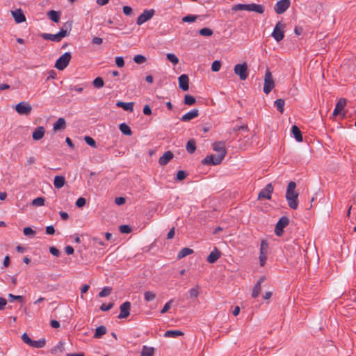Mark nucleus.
<instances>
[{
    "label": "nucleus",
    "mask_w": 356,
    "mask_h": 356,
    "mask_svg": "<svg viewBox=\"0 0 356 356\" xmlns=\"http://www.w3.org/2000/svg\"><path fill=\"white\" fill-rule=\"evenodd\" d=\"M285 27V24H283L281 22H277L274 27L271 35L277 42L284 39Z\"/></svg>",
    "instance_id": "7ed1b4c3"
},
{
    "label": "nucleus",
    "mask_w": 356,
    "mask_h": 356,
    "mask_svg": "<svg viewBox=\"0 0 356 356\" xmlns=\"http://www.w3.org/2000/svg\"><path fill=\"white\" fill-rule=\"evenodd\" d=\"M134 102H118L116 106L122 108L124 111L132 112L134 111Z\"/></svg>",
    "instance_id": "bb28decb"
},
{
    "label": "nucleus",
    "mask_w": 356,
    "mask_h": 356,
    "mask_svg": "<svg viewBox=\"0 0 356 356\" xmlns=\"http://www.w3.org/2000/svg\"><path fill=\"white\" fill-rule=\"evenodd\" d=\"M223 159H224L222 158V156H219L218 154L217 155L211 154V155L207 156L202 160V162L204 165H216L220 164Z\"/></svg>",
    "instance_id": "9d476101"
},
{
    "label": "nucleus",
    "mask_w": 356,
    "mask_h": 356,
    "mask_svg": "<svg viewBox=\"0 0 356 356\" xmlns=\"http://www.w3.org/2000/svg\"><path fill=\"white\" fill-rule=\"evenodd\" d=\"M126 200L123 197H118L115 198V203L117 205H122L125 203Z\"/></svg>",
    "instance_id": "0e129e2a"
},
{
    "label": "nucleus",
    "mask_w": 356,
    "mask_h": 356,
    "mask_svg": "<svg viewBox=\"0 0 356 356\" xmlns=\"http://www.w3.org/2000/svg\"><path fill=\"white\" fill-rule=\"evenodd\" d=\"M49 252L51 254L56 257H58L60 255V251L56 248L51 246L49 248Z\"/></svg>",
    "instance_id": "69168bd1"
},
{
    "label": "nucleus",
    "mask_w": 356,
    "mask_h": 356,
    "mask_svg": "<svg viewBox=\"0 0 356 356\" xmlns=\"http://www.w3.org/2000/svg\"><path fill=\"white\" fill-rule=\"evenodd\" d=\"M16 111L20 115H28L32 110V106L26 102H21L15 106Z\"/></svg>",
    "instance_id": "1a4fd4ad"
},
{
    "label": "nucleus",
    "mask_w": 356,
    "mask_h": 356,
    "mask_svg": "<svg viewBox=\"0 0 356 356\" xmlns=\"http://www.w3.org/2000/svg\"><path fill=\"white\" fill-rule=\"evenodd\" d=\"M111 293V288L110 287H104L99 293V297H106L108 296Z\"/></svg>",
    "instance_id": "8fccbe9b"
},
{
    "label": "nucleus",
    "mask_w": 356,
    "mask_h": 356,
    "mask_svg": "<svg viewBox=\"0 0 356 356\" xmlns=\"http://www.w3.org/2000/svg\"><path fill=\"white\" fill-rule=\"evenodd\" d=\"M92 85L95 88H101L104 86V82L102 77H97L92 81Z\"/></svg>",
    "instance_id": "58836bf2"
},
{
    "label": "nucleus",
    "mask_w": 356,
    "mask_h": 356,
    "mask_svg": "<svg viewBox=\"0 0 356 356\" xmlns=\"http://www.w3.org/2000/svg\"><path fill=\"white\" fill-rule=\"evenodd\" d=\"M186 177V173L184 170H179L177 174V179L178 181L184 180Z\"/></svg>",
    "instance_id": "bf43d9fd"
},
{
    "label": "nucleus",
    "mask_w": 356,
    "mask_h": 356,
    "mask_svg": "<svg viewBox=\"0 0 356 356\" xmlns=\"http://www.w3.org/2000/svg\"><path fill=\"white\" fill-rule=\"evenodd\" d=\"M346 105V99H340L337 102V103L336 104V106H335V108H334V110L333 111L332 115L333 116L338 115L341 112V111L344 108Z\"/></svg>",
    "instance_id": "4be33fe9"
},
{
    "label": "nucleus",
    "mask_w": 356,
    "mask_h": 356,
    "mask_svg": "<svg viewBox=\"0 0 356 356\" xmlns=\"http://www.w3.org/2000/svg\"><path fill=\"white\" fill-rule=\"evenodd\" d=\"M186 149L189 154H193L196 149L195 141L193 140H188Z\"/></svg>",
    "instance_id": "e433bc0d"
},
{
    "label": "nucleus",
    "mask_w": 356,
    "mask_h": 356,
    "mask_svg": "<svg viewBox=\"0 0 356 356\" xmlns=\"http://www.w3.org/2000/svg\"><path fill=\"white\" fill-rule=\"evenodd\" d=\"M192 253H193V250L189 248H184L179 252L177 254V258L180 259L189 254H191Z\"/></svg>",
    "instance_id": "c85d7f7f"
},
{
    "label": "nucleus",
    "mask_w": 356,
    "mask_h": 356,
    "mask_svg": "<svg viewBox=\"0 0 356 356\" xmlns=\"http://www.w3.org/2000/svg\"><path fill=\"white\" fill-rule=\"evenodd\" d=\"M290 1L280 0L275 5L274 10L276 13L282 14L290 7Z\"/></svg>",
    "instance_id": "9b49d317"
},
{
    "label": "nucleus",
    "mask_w": 356,
    "mask_h": 356,
    "mask_svg": "<svg viewBox=\"0 0 356 356\" xmlns=\"http://www.w3.org/2000/svg\"><path fill=\"white\" fill-rule=\"evenodd\" d=\"M199 33L203 36H211L213 35V31L209 28H203L200 30Z\"/></svg>",
    "instance_id": "49530a36"
},
{
    "label": "nucleus",
    "mask_w": 356,
    "mask_h": 356,
    "mask_svg": "<svg viewBox=\"0 0 356 356\" xmlns=\"http://www.w3.org/2000/svg\"><path fill=\"white\" fill-rule=\"evenodd\" d=\"M71 58V54L65 52L56 60L55 67L59 70H63L70 63Z\"/></svg>",
    "instance_id": "20e7f679"
},
{
    "label": "nucleus",
    "mask_w": 356,
    "mask_h": 356,
    "mask_svg": "<svg viewBox=\"0 0 356 356\" xmlns=\"http://www.w3.org/2000/svg\"><path fill=\"white\" fill-rule=\"evenodd\" d=\"M115 64L118 67H122L124 65V58L122 57H116Z\"/></svg>",
    "instance_id": "e2e57ef3"
},
{
    "label": "nucleus",
    "mask_w": 356,
    "mask_h": 356,
    "mask_svg": "<svg viewBox=\"0 0 356 356\" xmlns=\"http://www.w3.org/2000/svg\"><path fill=\"white\" fill-rule=\"evenodd\" d=\"M195 98L193 96H191L190 95H185L184 102L186 105H193L195 103Z\"/></svg>",
    "instance_id": "ea45409f"
},
{
    "label": "nucleus",
    "mask_w": 356,
    "mask_h": 356,
    "mask_svg": "<svg viewBox=\"0 0 356 356\" xmlns=\"http://www.w3.org/2000/svg\"><path fill=\"white\" fill-rule=\"evenodd\" d=\"M296 187V184L294 181H290L286 192V199L291 209H296L298 207V193L295 191Z\"/></svg>",
    "instance_id": "f257e3e1"
},
{
    "label": "nucleus",
    "mask_w": 356,
    "mask_h": 356,
    "mask_svg": "<svg viewBox=\"0 0 356 356\" xmlns=\"http://www.w3.org/2000/svg\"><path fill=\"white\" fill-rule=\"evenodd\" d=\"M114 304L113 302H110L108 305L102 304L100 307V309L104 312L108 311L113 307Z\"/></svg>",
    "instance_id": "4d7b16f0"
},
{
    "label": "nucleus",
    "mask_w": 356,
    "mask_h": 356,
    "mask_svg": "<svg viewBox=\"0 0 356 356\" xmlns=\"http://www.w3.org/2000/svg\"><path fill=\"white\" fill-rule=\"evenodd\" d=\"M46 341L44 339H41L38 341L32 340V343L29 346L35 348H41L45 346Z\"/></svg>",
    "instance_id": "2f4dec72"
},
{
    "label": "nucleus",
    "mask_w": 356,
    "mask_h": 356,
    "mask_svg": "<svg viewBox=\"0 0 356 356\" xmlns=\"http://www.w3.org/2000/svg\"><path fill=\"white\" fill-rule=\"evenodd\" d=\"M232 10H234V11H238V10L248 11V4H242V3L236 4L232 7Z\"/></svg>",
    "instance_id": "79ce46f5"
},
{
    "label": "nucleus",
    "mask_w": 356,
    "mask_h": 356,
    "mask_svg": "<svg viewBox=\"0 0 356 356\" xmlns=\"http://www.w3.org/2000/svg\"><path fill=\"white\" fill-rule=\"evenodd\" d=\"M119 128L120 131L124 135L131 136L132 134L130 127L125 123L120 124Z\"/></svg>",
    "instance_id": "f704fd0d"
},
{
    "label": "nucleus",
    "mask_w": 356,
    "mask_h": 356,
    "mask_svg": "<svg viewBox=\"0 0 356 356\" xmlns=\"http://www.w3.org/2000/svg\"><path fill=\"white\" fill-rule=\"evenodd\" d=\"M265 279L266 278L264 276H263L259 279L258 282L254 285V286L252 289V298H255L259 296V295L260 294L261 291V284L264 282Z\"/></svg>",
    "instance_id": "6ab92c4d"
},
{
    "label": "nucleus",
    "mask_w": 356,
    "mask_h": 356,
    "mask_svg": "<svg viewBox=\"0 0 356 356\" xmlns=\"http://www.w3.org/2000/svg\"><path fill=\"white\" fill-rule=\"evenodd\" d=\"M213 149L214 151L218 152V155L222 156V158L224 159L227 151L225 149V142H216L213 144Z\"/></svg>",
    "instance_id": "2eb2a0df"
},
{
    "label": "nucleus",
    "mask_w": 356,
    "mask_h": 356,
    "mask_svg": "<svg viewBox=\"0 0 356 356\" xmlns=\"http://www.w3.org/2000/svg\"><path fill=\"white\" fill-rule=\"evenodd\" d=\"M284 100L282 99H277V100L275 101V106L277 108V111L281 113H283L284 112Z\"/></svg>",
    "instance_id": "c9c22d12"
},
{
    "label": "nucleus",
    "mask_w": 356,
    "mask_h": 356,
    "mask_svg": "<svg viewBox=\"0 0 356 356\" xmlns=\"http://www.w3.org/2000/svg\"><path fill=\"white\" fill-rule=\"evenodd\" d=\"M154 348L144 346L141 351V356H153Z\"/></svg>",
    "instance_id": "4c0bfd02"
},
{
    "label": "nucleus",
    "mask_w": 356,
    "mask_h": 356,
    "mask_svg": "<svg viewBox=\"0 0 356 356\" xmlns=\"http://www.w3.org/2000/svg\"><path fill=\"white\" fill-rule=\"evenodd\" d=\"M273 191V187L271 184H267L258 195V200L266 199L270 200L271 198V194Z\"/></svg>",
    "instance_id": "f8f14e48"
},
{
    "label": "nucleus",
    "mask_w": 356,
    "mask_h": 356,
    "mask_svg": "<svg viewBox=\"0 0 356 356\" xmlns=\"http://www.w3.org/2000/svg\"><path fill=\"white\" fill-rule=\"evenodd\" d=\"M47 16L54 22H58L60 19V14L58 12L55 10H50L47 13Z\"/></svg>",
    "instance_id": "473e14b6"
},
{
    "label": "nucleus",
    "mask_w": 356,
    "mask_h": 356,
    "mask_svg": "<svg viewBox=\"0 0 356 356\" xmlns=\"http://www.w3.org/2000/svg\"><path fill=\"white\" fill-rule=\"evenodd\" d=\"M234 73L239 76L240 79L245 81L248 76V65L246 63L236 64L234 68Z\"/></svg>",
    "instance_id": "39448f33"
},
{
    "label": "nucleus",
    "mask_w": 356,
    "mask_h": 356,
    "mask_svg": "<svg viewBox=\"0 0 356 356\" xmlns=\"http://www.w3.org/2000/svg\"><path fill=\"white\" fill-rule=\"evenodd\" d=\"M106 333V328L104 325L99 326L95 330L94 338L100 339L104 334Z\"/></svg>",
    "instance_id": "c756f323"
},
{
    "label": "nucleus",
    "mask_w": 356,
    "mask_h": 356,
    "mask_svg": "<svg viewBox=\"0 0 356 356\" xmlns=\"http://www.w3.org/2000/svg\"><path fill=\"white\" fill-rule=\"evenodd\" d=\"M23 232L26 236L34 235L35 234V232L30 227H24Z\"/></svg>",
    "instance_id": "13d9d810"
},
{
    "label": "nucleus",
    "mask_w": 356,
    "mask_h": 356,
    "mask_svg": "<svg viewBox=\"0 0 356 356\" xmlns=\"http://www.w3.org/2000/svg\"><path fill=\"white\" fill-rule=\"evenodd\" d=\"M199 115V111L197 108L193 109L191 111L186 113L181 118L182 122H188Z\"/></svg>",
    "instance_id": "a211bd4d"
},
{
    "label": "nucleus",
    "mask_w": 356,
    "mask_h": 356,
    "mask_svg": "<svg viewBox=\"0 0 356 356\" xmlns=\"http://www.w3.org/2000/svg\"><path fill=\"white\" fill-rule=\"evenodd\" d=\"M268 250V243L266 240H262L260 245L259 252V264L261 266H264L267 259V254Z\"/></svg>",
    "instance_id": "0eeeda50"
},
{
    "label": "nucleus",
    "mask_w": 356,
    "mask_h": 356,
    "mask_svg": "<svg viewBox=\"0 0 356 356\" xmlns=\"http://www.w3.org/2000/svg\"><path fill=\"white\" fill-rule=\"evenodd\" d=\"M174 157V154L171 151L165 152L163 156H161L159 159V163L161 166H164L167 165V163L171 161Z\"/></svg>",
    "instance_id": "f3484780"
},
{
    "label": "nucleus",
    "mask_w": 356,
    "mask_h": 356,
    "mask_svg": "<svg viewBox=\"0 0 356 356\" xmlns=\"http://www.w3.org/2000/svg\"><path fill=\"white\" fill-rule=\"evenodd\" d=\"M147 58L143 55H136L134 57V61L137 64H142L146 61Z\"/></svg>",
    "instance_id": "de8ad7c7"
},
{
    "label": "nucleus",
    "mask_w": 356,
    "mask_h": 356,
    "mask_svg": "<svg viewBox=\"0 0 356 356\" xmlns=\"http://www.w3.org/2000/svg\"><path fill=\"white\" fill-rule=\"evenodd\" d=\"M248 11L256 12L259 14H263L264 12V7L262 5L256 3L248 4Z\"/></svg>",
    "instance_id": "393cba45"
},
{
    "label": "nucleus",
    "mask_w": 356,
    "mask_h": 356,
    "mask_svg": "<svg viewBox=\"0 0 356 356\" xmlns=\"http://www.w3.org/2000/svg\"><path fill=\"white\" fill-rule=\"evenodd\" d=\"M221 67V62L220 60H215L211 65V70L213 72H218Z\"/></svg>",
    "instance_id": "603ef678"
},
{
    "label": "nucleus",
    "mask_w": 356,
    "mask_h": 356,
    "mask_svg": "<svg viewBox=\"0 0 356 356\" xmlns=\"http://www.w3.org/2000/svg\"><path fill=\"white\" fill-rule=\"evenodd\" d=\"M45 200L43 197H38L34 199L32 202V204L36 207H40L44 205Z\"/></svg>",
    "instance_id": "c03bdc74"
},
{
    "label": "nucleus",
    "mask_w": 356,
    "mask_h": 356,
    "mask_svg": "<svg viewBox=\"0 0 356 356\" xmlns=\"http://www.w3.org/2000/svg\"><path fill=\"white\" fill-rule=\"evenodd\" d=\"M289 224V218L286 216H282L276 224L275 233L277 236L283 234L284 229Z\"/></svg>",
    "instance_id": "423d86ee"
},
{
    "label": "nucleus",
    "mask_w": 356,
    "mask_h": 356,
    "mask_svg": "<svg viewBox=\"0 0 356 356\" xmlns=\"http://www.w3.org/2000/svg\"><path fill=\"white\" fill-rule=\"evenodd\" d=\"M274 87L275 82L272 74L270 70L267 68L264 76V92L266 95L269 94Z\"/></svg>",
    "instance_id": "f03ea898"
},
{
    "label": "nucleus",
    "mask_w": 356,
    "mask_h": 356,
    "mask_svg": "<svg viewBox=\"0 0 356 356\" xmlns=\"http://www.w3.org/2000/svg\"><path fill=\"white\" fill-rule=\"evenodd\" d=\"M45 133V129L43 127H38L33 132L32 137L33 140H38L43 138Z\"/></svg>",
    "instance_id": "5701e85b"
},
{
    "label": "nucleus",
    "mask_w": 356,
    "mask_h": 356,
    "mask_svg": "<svg viewBox=\"0 0 356 356\" xmlns=\"http://www.w3.org/2000/svg\"><path fill=\"white\" fill-rule=\"evenodd\" d=\"M65 184V178L61 175H56L54 177V186L56 188H61Z\"/></svg>",
    "instance_id": "a878e982"
},
{
    "label": "nucleus",
    "mask_w": 356,
    "mask_h": 356,
    "mask_svg": "<svg viewBox=\"0 0 356 356\" xmlns=\"http://www.w3.org/2000/svg\"><path fill=\"white\" fill-rule=\"evenodd\" d=\"M220 252L215 248L207 257V261L210 264L215 263L220 257Z\"/></svg>",
    "instance_id": "412c9836"
},
{
    "label": "nucleus",
    "mask_w": 356,
    "mask_h": 356,
    "mask_svg": "<svg viewBox=\"0 0 356 356\" xmlns=\"http://www.w3.org/2000/svg\"><path fill=\"white\" fill-rule=\"evenodd\" d=\"M179 86V88L184 90L187 91L189 88V79L188 75L181 74L178 78Z\"/></svg>",
    "instance_id": "dca6fc26"
},
{
    "label": "nucleus",
    "mask_w": 356,
    "mask_h": 356,
    "mask_svg": "<svg viewBox=\"0 0 356 356\" xmlns=\"http://www.w3.org/2000/svg\"><path fill=\"white\" fill-rule=\"evenodd\" d=\"M291 133L298 142L302 141V132L296 125H293L291 128Z\"/></svg>",
    "instance_id": "cd10ccee"
},
{
    "label": "nucleus",
    "mask_w": 356,
    "mask_h": 356,
    "mask_svg": "<svg viewBox=\"0 0 356 356\" xmlns=\"http://www.w3.org/2000/svg\"><path fill=\"white\" fill-rule=\"evenodd\" d=\"M15 300H18L19 302H23V297L22 296H15L13 294H8V301L12 302Z\"/></svg>",
    "instance_id": "3c124183"
},
{
    "label": "nucleus",
    "mask_w": 356,
    "mask_h": 356,
    "mask_svg": "<svg viewBox=\"0 0 356 356\" xmlns=\"http://www.w3.org/2000/svg\"><path fill=\"white\" fill-rule=\"evenodd\" d=\"M156 295L152 291H145L144 293V298L147 302L152 301L155 299Z\"/></svg>",
    "instance_id": "a19ab883"
},
{
    "label": "nucleus",
    "mask_w": 356,
    "mask_h": 356,
    "mask_svg": "<svg viewBox=\"0 0 356 356\" xmlns=\"http://www.w3.org/2000/svg\"><path fill=\"white\" fill-rule=\"evenodd\" d=\"M131 309V303L129 301L124 302L122 303L120 307V312L118 315V318H126L129 316Z\"/></svg>",
    "instance_id": "ddd939ff"
},
{
    "label": "nucleus",
    "mask_w": 356,
    "mask_h": 356,
    "mask_svg": "<svg viewBox=\"0 0 356 356\" xmlns=\"http://www.w3.org/2000/svg\"><path fill=\"white\" fill-rule=\"evenodd\" d=\"M197 18V15H188L182 18V21L184 22L191 23V22H194Z\"/></svg>",
    "instance_id": "09e8293b"
},
{
    "label": "nucleus",
    "mask_w": 356,
    "mask_h": 356,
    "mask_svg": "<svg viewBox=\"0 0 356 356\" xmlns=\"http://www.w3.org/2000/svg\"><path fill=\"white\" fill-rule=\"evenodd\" d=\"M200 292V286L198 285L192 288L189 291V294L191 298H197Z\"/></svg>",
    "instance_id": "a18cd8bd"
},
{
    "label": "nucleus",
    "mask_w": 356,
    "mask_h": 356,
    "mask_svg": "<svg viewBox=\"0 0 356 356\" xmlns=\"http://www.w3.org/2000/svg\"><path fill=\"white\" fill-rule=\"evenodd\" d=\"M84 140L86 141V143L92 147H96V142L95 140L91 138L90 136H85L84 138Z\"/></svg>",
    "instance_id": "5fc2aeb1"
},
{
    "label": "nucleus",
    "mask_w": 356,
    "mask_h": 356,
    "mask_svg": "<svg viewBox=\"0 0 356 356\" xmlns=\"http://www.w3.org/2000/svg\"><path fill=\"white\" fill-rule=\"evenodd\" d=\"M123 13L126 15H130L132 13V8L130 6H125L123 7Z\"/></svg>",
    "instance_id": "774afa93"
},
{
    "label": "nucleus",
    "mask_w": 356,
    "mask_h": 356,
    "mask_svg": "<svg viewBox=\"0 0 356 356\" xmlns=\"http://www.w3.org/2000/svg\"><path fill=\"white\" fill-rule=\"evenodd\" d=\"M66 128V122L63 118H60L54 124L53 129L54 131H60L64 130Z\"/></svg>",
    "instance_id": "b1692460"
},
{
    "label": "nucleus",
    "mask_w": 356,
    "mask_h": 356,
    "mask_svg": "<svg viewBox=\"0 0 356 356\" xmlns=\"http://www.w3.org/2000/svg\"><path fill=\"white\" fill-rule=\"evenodd\" d=\"M119 230L122 234H129L131 232V228L127 225H122L119 227Z\"/></svg>",
    "instance_id": "864d4df0"
},
{
    "label": "nucleus",
    "mask_w": 356,
    "mask_h": 356,
    "mask_svg": "<svg viewBox=\"0 0 356 356\" xmlns=\"http://www.w3.org/2000/svg\"><path fill=\"white\" fill-rule=\"evenodd\" d=\"M72 28V24L70 22L65 23L62 28L60 29L59 32H63V33H65V35H63V38L68 36Z\"/></svg>",
    "instance_id": "7c9ffc66"
},
{
    "label": "nucleus",
    "mask_w": 356,
    "mask_h": 356,
    "mask_svg": "<svg viewBox=\"0 0 356 356\" xmlns=\"http://www.w3.org/2000/svg\"><path fill=\"white\" fill-rule=\"evenodd\" d=\"M22 340L24 343H26L27 345L30 346V344L32 343V339L29 337L27 333L24 332L22 336Z\"/></svg>",
    "instance_id": "6e6d98bb"
},
{
    "label": "nucleus",
    "mask_w": 356,
    "mask_h": 356,
    "mask_svg": "<svg viewBox=\"0 0 356 356\" xmlns=\"http://www.w3.org/2000/svg\"><path fill=\"white\" fill-rule=\"evenodd\" d=\"M63 35H65V33H63V32H58L56 34H50V33H43L40 34V36L44 39L47 40H51L54 42H60L63 38Z\"/></svg>",
    "instance_id": "4468645a"
},
{
    "label": "nucleus",
    "mask_w": 356,
    "mask_h": 356,
    "mask_svg": "<svg viewBox=\"0 0 356 356\" xmlns=\"http://www.w3.org/2000/svg\"><path fill=\"white\" fill-rule=\"evenodd\" d=\"M167 59L170 61L174 65H176L179 63V58L174 54H168L166 55Z\"/></svg>",
    "instance_id": "37998d69"
},
{
    "label": "nucleus",
    "mask_w": 356,
    "mask_h": 356,
    "mask_svg": "<svg viewBox=\"0 0 356 356\" xmlns=\"http://www.w3.org/2000/svg\"><path fill=\"white\" fill-rule=\"evenodd\" d=\"M172 302H173V300H170V301H168V302H166V303L165 304L164 307H163V309H161V314H165V313H166V312L169 310V309L170 308V307H171V304H172Z\"/></svg>",
    "instance_id": "052dcab7"
},
{
    "label": "nucleus",
    "mask_w": 356,
    "mask_h": 356,
    "mask_svg": "<svg viewBox=\"0 0 356 356\" xmlns=\"http://www.w3.org/2000/svg\"><path fill=\"white\" fill-rule=\"evenodd\" d=\"M12 15L17 24L24 22L26 20L25 15L21 9H17L14 11H12Z\"/></svg>",
    "instance_id": "aec40b11"
},
{
    "label": "nucleus",
    "mask_w": 356,
    "mask_h": 356,
    "mask_svg": "<svg viewBox=\"0 0 356 356\" xmlns=\"http://www.w3.org/2000/svg\"><path fill=\"white\" fill-rule=\"evenodd\" d=\"M184 333L179 330H168L165 332L164 336L165 337H173L176 338L179 336L183 335Z\"/></svg>",
    "instance_id": "72a5a7b5"
},
{
    "label": "nucleus",
    "mask_w": 356,
    "mask_h": 356,
    "mask_svg": "<svg viewBox=\"0 0 356 356\" xmlns=\"http://www.w3.org/2000/svg\"><path fill=\"white\" fill-rule=\"evenodd\" d=\"M90 289V286L88 284H84L82 286V287L81 288V298H83V293H86Z\"/></svg>",
    "instance_id": "338daca9"
},
{
    "label": "nucleus",
    "mask_w": 356,
    "mask_h": 356,
    "mask_svg": "<svg viewBox=\"0 0 356 356\" xmlns=\"http://www.w3.org/2000/svg\"><path fill=\"white\" fill-rule=\"evenodd\" d=\"M155 10L154 9L145 10L142 14L139 15L136 20V24L139 26L147 22L154 15Z\"/></svg>",
    "instance_id": "6e6552de"
},
{
    "label": "nucleus",
    "mask_w": 356,
    "mask_h": 356,
    "mask_svg": "<svg viewBox=\"0 0 356 356\" xmlns=\"http://www.w3.org/2000/svg\"><path fill=\"white\" fill-rule=\"evenodd\" d=\"M86 200L84 197H79L76 202V206L77 207H82L86 204Z\"/></svg>",
    "instance_id": "680f3d73"
}]
</instances>
